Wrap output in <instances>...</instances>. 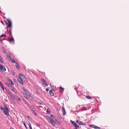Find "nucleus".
<instances>
[{
    "label": "nucleus",
    "mask_w": 129,
    "mask_h": 129,
    "mask_svg": "<svg viewBox=\"0 0 129 129\" xmlns=\"http://www.w3.org/2000/svg\"><path fill=\"white\" fill-rule=\"evenodd\" d=\"M25 78V76L21 74H19V78H18V81L22 84H23V81Z\"/></svg>",
    "instance_id": "nucleus-1"
},
{
    "label": "nucleus",
    "mask_w": 129,
    "mask_h": 129,
    "mask_svg": "<svg viewBox=\"0 0 129 129\" xmlns=\"http://www.w3.org/2000/svg\"><path fill=\"white\" fill-rule=\"evenodd\" d=\"M49 120L50 121L51 124L53 125H54L55 124V122L52 119L49 117H48Z\"/></svg>",
    "instance_id": "nucleus-2"
},
{
    "label": "nucleus",
    "mask_w": 129,
    "mask_h": 129,
    "mask_svg": "<svg viewBox=\"0 0 129 129\" xmlns=\"http://www.w3.org/2000/svg\"><path fill=\"white\" fill-rule=\"evenodd\" d=\"M8 22V24L7 25V27L11 28L12 24L11 21L9 19H7Z\"/></svg>",
    "instance_id": "nucleus-3"
},
{
    "label": "nucleus",
    "mask_w": 129,
    "mask_h": 129,
    "mask_svg": "<svg viewBox=\"0 0 129 129\" xmlns=\"http://www.w3.org/2000/svg\"><path fill=\"white\" fill-rule=\"evenodd\" d=\"M7 92L8 93L9 95L10 96L11 98H12L13 97V95L11 93V92L8 89L6 90Z\"/></svg>",
    "instance_id": "nucleus-4"
},
{
    "label": "nucleus",
    "mask_w": 129,
    "mask_h": 129,
    "mask_svg": "<svg viewBox=\"0 0 129 129\" xmlns=\"http://www.w3.org/2000/svg\"><path fill=\"white\" fill-rule=\"evenodd\" d=\"M41 79L42 80V82L43 84L44 85H46L47 86L48 85V84L47 83L44 79H42V78H41Z\"/></svg>",
    "instance_id": "nucleus-5"
},
{
    "label": "nucleus",
    "mask_w": 129,
    "mask_h": 129,
    "mask_svg": "<svg viewBox=\"0 0 129 129\" xmlns=\"http://www.w3.org/2000/svg\"><path fill=\"white\" fill-rule=\"evenodd\" d=\"M77 122L79 124H83L84 125H85V124L84 122H82V121H80L79 120H77Z\"/></svg>",
    "instance_id": "nucleus-6"
},
{
    "label": "nucleus",
    "mask_w": 129,
    "mask_h": 129,
    "mask_svg": "<svg viewBox=\"0 0 129 129\" xmlns=\"http://www.w3.org/2000/svg\"><path fill=\"white\" fill-rule=\"evenodd\" d=\"M11 30L12 28H8L7 29V31L8 32L9 34V35H11L12 34Z\"/></svg>",
    "instance_id": "nucleus-7"
},
{
    "label": "nucleus",
    "mask_w": 129,
    "mask_h": 129,
    "mask_svg": "<svg viewBox=\"0 0 129 129\" xmlns=\"http://www.w3.org/2000/svg\"><path fill=\"white\" fill-rule=\"evenodd\" d=\"M12 98H13L14 99H16L17 100L19 101L21 100V99L17 95H15L14 96H13V97Z\"/></svg>",
    "instance_id": "nucleus-8"
},
{
    "label": "nucleus",
    "mask_w": 129,
    "mask_h": 129,
    "mask_svg": "<svg viewBox=\"0 0 129 129\" xmlns=\"http://www.w3.org/2000/svg\"><path fill=\"white\" fill-rule=\"evenodd\" d=\"M9 111L5 110L4 111V112L5 114L7 116H9L10 114L8 112Z\"/></svg>",
    "instance_id": "nucleus-9"
},
{
    "label": "nucleus",
    "mask_w": 129,
    "mask_h": 129,
    "mask_svg": "<svg viewBox=\"0 0 129 129\" xmlns=\"http://www.w3.org/2000/svg\"><path fill=\"white\" fill-rule=\"evenodd\" d=\"M62 111L63 113V115H66V112L64 108L63 107L62 108Z\"/></svg>",
    "instance_id": "nucleus-10"
},
{
    "label": "nucleus",
    "mask_w": 129,
    "mask_h": 129,
    "mask_svg": "<svg viewBox=\"0 0 129 129\" xmlns=\"http://www.w3.org/2000/svg\"><path fill=\"white\" fill-rule=\"evenodd\" d=\"M8 40L9 41L10 43H11V42H13V43H14V40L13 38H10V39L9 40Z\"/></svg>",
    "instance_id": "nucleus-11"
},
{
    "label": "nucleus",
    "mask_w": 129,
    "mask_h": 129,
    "mask_svg": "<svg viewBox=\"0 0 129 129\" xmlns=\"http://www.w3.org/2000/svg\"><path fill=\"white\" fill-rule=\"evenodd\" d=\"M7 56L8 59L10 60H11L12 58L11 57V55L10 54L7 53Z\"/></svg>",
    "instance_id": "nucleus-12"
},
{
    "label": "nucleus",
    "mask_w": 129,
    "mask_h": 129,
    "mask_svg": "<svg viewBox=\"0 0 129 129\" xmlns=\"http://www.w3.org/2000/svg\"><path fill=\"white\" fill-rule=\"evenodd\" d=\"M2 70H3V71L4 72L5 71H6V69L4 66H2V67H1V68H0V70L2 71Z\"/></svg>",
    "instance_id": "nucleus-13"
},
{
    "label": "nucleus",
    "mask_w": 129,
    "mask_h": 129,
    "mask_svg": "<svg viewBox=\"0 0 129 129\" xmlns=\"http://www.w3.org/2000/svg\"><path fill=\"white\" fill-rule=\"evenodd\" d=\"M11 88H12V91H13L15 93H16L17 91L16 89L13 86Z\"/></svg>",
    "instance_id": "nucleus-14"
},
{
    "label": "nucleus",
    "mask_w": 129,
    "mask_h": 129,
    "mask_svg": "<svg viewBox=\"0 0 129 129\" xmlns=\"http://www.w3.org/2000/svg\"><path fill=\"white\" fill-rule=\"evenodd\" d=\"M16 64L15 65H16V67H17V69L18 70H19L20 69V68H19L18 64L17 63H16Z\"/></svg>",
    "instance_id": "nucleus-15"
},
{
    "label": "nucleus",
    "mask_w": 129,
    "mask_h": 129,
    "mask_svg": "<svg viewBox=\"0 0 129 129\" xmlns=\"http://www.w3.org/2000/svg\"><path fill=\"white\" fill-rule=\"evenodd\" d=\"M50 112L49 109L48 108L46 111V113L47 114H49L50 113Z\"/></svg>",
    "instance_id": "nucleus-16"
},
{
    "label": "nucleus",
    "mask_w": 129,
    "mask_h": 129,
    "mask_svg": "<svg viewBox=\"0 0 129 129\" xmlns=\"http://www.w3.org/2000/svg\"><path fill=\"white\" fill-rule=\"evenodd\" d=\"M8 81L10 82L11 83L12 85H14V83H13L12 81L10 79H9L8 80Z\"/></svg>",
    "instance_id": "nucleus-17"
},
{
    "label": "nucleus",
    "mask_w": 129,
    "mask_h": 129,
    "mask_svg": "<svg viewBox=\"0 0 129 129\" xmlns=\"http://www.w3.org/2000/svg\"><path fill=\"white\" fill-rule=\"evenodd\" d=\"M0 86L3 89H4V86L2 83H1V82H0Z\"/></svg>",
    "instance_id": "nucleus-18"
},
{
    "label": "nucleus",
    "mask_w": 129,
    "mask_h": 129,
    "mask_svg": "<svg viewBox=\"0 0 129 129\" xmlns=\"http://www.w3.org/2000/svg\"><path fill=\"white\" fill-rule=\"evenodd\" d=\"M50 94L51 95H51H52V96H53V94H53V91L52 90H50Z\"/></svg>",
    "instance_id": "nucleus-19"
},
{
    "label": "nucleus",
    "mask_w": 129,
    "mask_h": 129,
    "mask_svg": "<svg viewBox=\"0 0 129 129\" xmlns=\"http://www.w3.org/2000/svg\"><path fill=\"white\" fill-rule=\"evenodd\" d=\"M2 51H3V52L4 53H5L6 52V49L5 48L3 47L2 48Z\"/></svg>",
    "instance_id": "nucleus-20"
},
{
    "label": "nucleus",
    "mask_w": 129,
    "mask_h": 129,
    "mask_svg": "<svg viewBox=\"0 0 129 129\" xmlns=\"http://www.w3.org/2000/svg\"><path fill=\"white\" fill-rule=\"evenodd\" d=\"M9 87H12V86L9 83H5Z\"/></svg>",
    "instance_id": "nucleus-21"
},
{
    "label": "nucleus",
    "mask_w": 129,
    "mask_h": 129,
    "mask_svg": "<svg viewBox=\"0 0 129 129\" xmlns=\"http://www.w3.org/2000/svg\"><path fill=\"white\" fill-rule=\"evenodd\" d=\"M22 123L23 124L24 126H25V127L26 128H27V127L26 126V124L25 123V122L24 121H22Z\"/></svg>",
    "instance_id": "nucleus-22"
},
{
    "label": "nucleus",
    "mask_w": 129,
    "mask_h": 129,
    "mask_svg": "<svg viewBox=\"0 0 129 129\" xmlns=\"http://www.w3.org/2000/svg\"><path fill=\"white\" fill-rule=\"evenodd\" d=\"M5 110L9 111L8 108L6 106H5L4 107Z\"/></svg>",
    "instance_id": "nucleus-23"
},
{
    "label": "nucleus",
    "mask_w": 129,
    "mask_h": 129,
    "mask_svg": "<svg viewBox=\"0 0 129 129\" xmlns=\"http://www.w3.org/2000/svg\"><path fill=\"white\" fill-rule=\"evenodd\" d=\"M75 127L76 129H78V128H79V126L77 124L75 125Z\"/></svg>",
    "instance_id": "nucleus-24"
},
{
    "label": "nucleus",
    "mask_w": 129,
    "mask_h": 129,
    "mask_svg": "<svg viewBox=\"0 0 129 129\" xmlns=\"http://www.w3.org/2000/svg\"><path fill=\"white\" fill-rule=\"evenodd\" d=\"M25 93L27 95H29V96H30V94L28 92V91H27L26 92H25Z\"/></svg>",
    "instance_id": "nucleus-25"
},
{
    "label": "nucleus",
    "mask_w": 129,
    "mask_h": 129,
    "mask_svg": "<svg viewBox=\"0 0 129 129\" xmlns=\"http://www.w3.org/2000/svg\"><path fill=\"white\" fill-rule=\"evenodd\" d=\"M86 97L88 99H91L92 98L90 96H86Z\"/></svg>",
    "instance_id": "nucleus-26"
},
{
    "label": "nucleus",
    "mask_w": 129,
    "mask_h": 129,
    "mask_svg": "<svg viewBox=\"0 0 129 129\" xmlns=\"http://www.w3.org/2000/svg\"><path fill=\"white\" fill-rule=\"evenodd\" d=\"M93 127L95 128H98V129H100V127L97 126H95L94 125V127Z\"/></svg>",
    "instance_id": "nucleus-27"
},
{
    "label": "nucleus",
    "mask_w": 129,
    "mask_h": 129,
    "mask_svg": "<svg viewBox=\"0 0 129 129\" xmlns=\"http://www.w3.org/2000/svg\"><path fill=\"white\" fill-rule=\"evenodd\" d=\"M3 36H4V37H7L6 35H5L3 34H2L0 36V38H2Z\"/></svg>",
    "instance_id": "nucleus-28"
},
{
    "label": "nucleus",
    "mask_w": 129,
    "mask_h": 129,
    "mask_svg": "<svg viewBox=\"0 0 129 129\" xmlns=\"http://www.w3.org/2000/svg\"><path fill=\"white\" fill-rule=\"evenodd\" d=\"M28 106L30 108V109L31 110L33 108L30 105H29Z\"/></svg>",
    "instance_id": "nucleus-29"
},
{
    "label": "nucleus",
    "mask_w": 129,
    "mask_h": 129,
    "mask_svg": "<svg viewBox=\"0 0 129 129\" xmlns=\"http://www.w3.org/2000/svg\"><path fill=\"white\" fill-rule=\"evenodd\" d=\"M55 121L57 122V123L58 124H60V122L59 121H58L56 119Z\"/></svg>",
    "instance_id": "nucleus-30"
},
{
    "label": "nucleus",
    "mask_w": 129,
    "mask_h": 129,
    "mask_svg": "<svg viewBox=\"0 0 129 129\" xmlns=\"http://www.w3.org/2000/svg\"><path fill=\"white\" fill-rule=\"evenodd\" d=\"M60 88V92H62L63 90V89L61 87Z\"/></svg>",
    "instance_id": "nucleus-31"
},
{
    "label": "nucleus",
    "mask_w": 129,
    "mask_h": 129,
    "mask_svg": "<svg viewBox=\"0 0 129 129\" xmlns=\"http://www.w3.org/2000/svg\"><path fill=\"white\" fill-rule=\"evenodd\" d=\"M49 87H48L46 89V91H49Z\"/></svg>",
    "instance_id": "nucleus-32"
},
{
    "label": "nucleus",
    "mask_w": 129,
    "mask_h": 129,
    "mask_svg": "<svg viewBox=\"0 0 129 129\" xmlns=\"http://www.w3.org/2000/svg\"><path fill=\"white\" fill-rule=\"evenodd\" d=\"M11 72L12 74L14 75H15V73L14 72V71L13 70H12L11 71Z\"/></svg>",
    "instance_id": "nucleus-33"
},
{
    "label": "nucleus",
    "mask_w": 129,
    "mask_h": 129,
    "mask_svg": "<svg viewBox=\"0 0 129 129\" xmlns=\"http://www.w3.org/2000/svg\"><path fill=\"white\" fill-rule=\"evenodd\" d=\"M23 91H24L25 92H26L27 91V90L24 88H23Z\"/></svg>",
    "instance_id": "nucleus-34"
},
{
    "label": "nucleus",
    "mask_w": 129,
    "mask_h": 129,
    "mask_svg": "<svg viewBox=\"0 0 129 129\" xmlns=\"http://www.w3.org/2000/svg\"><path fill=\"white\" fill-rule=\"evenodd\" d=\"M12 62L13 63H17L16 62V61H15V59H13V60H12Z\"/></svg>",
    "instance_id": "nucleus-35"
},
{
    "label": "nucleus",
    "mask_w": 129,
    "mask_h": 129,
    "mask_svg": "<svg viewBox=\"0 0 129 129\" xmlns=\"http://www.w3.org/2000/svg\"><path fill=\"white\" fill-rule=\"evenodd\" d=\"M28 125H29V127L30 128V129H32L31 126L30 125V123H29V124H28Z\"/></svg>",
    "instance_id": "nucleus-36"
},
{
    "label": "nucleus",
    "mask_w": 129,
    "mask_h": 129,
    "mask_svg": "<svg viewBox=\"0 0 129 129\" xmlns=\"http://www.w3.org/2000/svg\"><path fill=\"white\" fill-rule=\"evenodd\" d=\"M94 126V125H89V127H93Z\"/></svg>",
    "instance_id": "nucleus-37"
},
{
    "label": "nucleus",
    "mask_w": 129,
    "mask_h": 129,
    "mask_svg": "<svg viewBox=\"0 0 129 129\" xmlns=\"http://www.w3.org/2000/svg\"><path fill=\"white\" fill-rule=\"evenodd\" d=\"M83 109L84 110H86L87 109V108L86 107H83Z\"/></svg>",
    "instance_id": "nucleus-38"
},
{
    "label": "nucleus",
    "mask_w": 129,
    "mask_h": 129,
    "mask_svg": "<svg viewBox=\"0 0 129 129\" xmlns=\"http://www.w3.org/2000/svg\"><path fill=\"white\" fill-rule=\"evenodd\" d=\"M51 116L52 117H53L54 118V119H55V117L53 115H51Z\"/></svg>",
    "instance_id": "nucleus-39"
},
{
    "label": "nucleus",
    "mask_w": 129,
    "mask_h": 129,
    "mask_svg": "<svg viewBox=\"0 0 129 129\" xmlns=\"http://www.w3.org/2000/svg\"><path fill=\"white\" fill-rule=\"evenodd\" d=\"M25 103L28 106V105L29 104L26 101L25 102Z\"/></svg>",
    "instance_id": "nucleus-40"
},
{
    "label": "nucleus",
    "mask_w": 129,
    "mask_h": 129,
    "mask_svg": "<svg viewBox=\"0 0 129 129\" xmlns=\"http://www.w3.org/2000/svg\"><path fill=\"white\" fill-rule=\"evenodd\" d=\"M25 103L28 106V105L29 104L26 101L25 102Z\"/></svg>",
    "instance_id": "nucleus-41"
},
{
    "label": "nucleus",
    "mask_w": 129,
    "mask_h": 129,
    "mask_svg": "<svg viewBox=\"0 0 129 129\" xmlns=\"http://www.w3.org/2000/svg\"><path fill=\"white\" fill-rule=\"evenodd\" d=\"M70 121L71 122V123H72V124H73L74 122V121H72V120H70Z\"/></svg>",
    "instance_id": "nucleus-42"
},
{
    "label": "nucleus",
    "mask_w": 129,
    "mask_h": 129,
    "mask_svg": "<svg viewBox=\"0 0 129 129\" xmlns=\"http://www.w3.org/2000/svg\"><path fill=\"white\" fill-rule=\"evenodd\" d=\"M36 125L38 126H39L40 125V124L38 123H36Z\"/></svg>",
    "instance_id": "nucleus-43"
},
{
    "label": "nucleus",
    "mask_w": 129,
    "mask_h": 129,
    "mask_svg": "<svg viewBox=\"0 0 129 129\" xmlns=\"http://www.w3.org/2000/svg\"><path fill=\"white\" fill-rule=\"evenodd\" d=\"M77 124L76 123H75V122L73 124V125H74V126H75V125H76Z\"/></svg>",
    "instance_id": "nucleus-44"
},
{
    "label": "nucleus",
    "mask_w": 129,
    "mask_h": 129,
    "mask_svg": "<svg viewBox=\"0 0 129 129\" xmlns=\"http://www.w3.org/2000/svg\"><path fill=\"white\" fill-rule=\"evenodd\" d=\"M77 124L76 123H75V122L73 124V125H74V126H75V125H76Z\"/></svg>",
    "instance_id": "nucleus-45"
},
{
    "label": "nucleus",
    "mask_w": 129,
    "mask_h": 129,
    "mask_svg": "<svg viewBox=\"0 0 129 129\" xmlns=\"http://www.w3.org/2000/svg\"><path fill=\"white\" fill-rule=\"evenodd\" d=\"M3 41V40H2V39H0V42H1V43H2V44H3V41Z\"/></svg>",
    "instance_id": "nucleus-46"
},
{
    "label": "nucleus",
    "mask_w": 129,
    "mask_h": 129,
    "mask_svg": "<svg viewBox=\"0 0 129 129\" xmlns=\"http://www.w3.org/2000/svg\"><path fill=\"white\" fill-rule=\"evenodd\" d=\"M1 59H1V58H0V62H1V63H2L3 62V61L2 60H1Z\"/></svg>",
    "instance_id": "nucleus-47"
},
{
    "label": "nucleus",
    "mask_w": 129,
    "mask_h": 129,
    "mask_svg": "<svg viewBox=\"0 0 129 129\" xmlns=\"http://www.w3.org/2000/svg\"><path fill=\"white\" fill-rule=\"evenodd\" d=\"M5 101L6 102H7L8 101V100L7 99H5Z\"/></svg>",
    "instance_id": "nucleus-48"
},
{
    "label": "nucleus",
    "mask_w": 129,
    "mask_h": 129,
    "mask_svg": "<svg viewBox=\"0 0 129 129\" xmlns=\"http://www.w3.org/2000/svg\"><path fill=\"white\" fill-rule=\"evenodd\" d=\"M2 67V64H0V68Z\"/></svg>",
    "instance_id": "nucleus-49"
},
{
    "label": "nucleus",
    "mask_w": 129,
    "mask_h": 129,
    "mask_svg": "<svg viewBox=\"0 0 129 129\" xmlns=\"http://www.w3.org/2000/svg\"><path fill=\"white\" fill-rule=\"evenodd\" d=\"M1 109L2 110H3L4 111H5L4 109H3V108H1Z\"/></svg>",
    "instance_id": "nucleus-50"
},
{
    "label": "nucleus",
    "mask_w": 129,
    "mask_h": 129,
    "mask_svg": "<svg viewBox=\"0 0 129 129\" xmlns=\"http://www.w3.org/2000/svg\"><path fill=\"white\" fill-rule=\"evenodd\" d=\"M23 100L24 102H26V100L25 99H23Z\"/></svg>",
    "instance_id": "nucleus-51"
},
{
    "label": "nucleus",
    "mask_w": 129,
    "mask_h": 129,
    "mask_svg": "<svg viewBox=\"0 0 129 129\" xmlns=\"http://www.w3.org/2000/svg\"><path fill=\"white\" fill-rule=\"evenodd\" d=\"M75 90H77V88H75Z\"/></svg>",
    "instance_id": "nucleus-52"
},
{
    "label": "nucleus",
    "mask_w": 129,
    "mask_h": 129,
    "mask_svg": "<svg viewBox=\"0 0 129 129\" xmlns=\"http://www.w3.org/2000/svg\"><path fill=\"white\" fill-rule=\"evenodd\" d=\"M25 98L27 99H28V97H27L26 96V97H25Z\"/></svg>",
    "instance_id": "nucleus-53"
},
{
    "label": "nucleus",
    "mask_w": 129,
    "mask_h": 129,
    "mask_svg": "<svg viewBox=\"0 0 129 129\" xmlns=\"http://www.w3.org/2000/svg\"><path fill=\"white\" fill-rule=\"evenodd\" d=\"M0 13H2V11H1V10H0Z\"/></svg>",
    "instance_id": "nucleus-54"
},
{
    "label": "nucleus",
    "mask_w": 129,
    "mask_h": 129,
    "mask_svg": "<svg viewBox=\"0 0 129 129\" xmlns=\"http://www.w3.org/2000/svg\"><path fill=\"white\" fill-rule=\"evenodd\" d=\"M6 24L7 25L8 24V23L7 22L6 23Z\"/></svg>",
    "instance_id": "nucleus-55"
},
{
    "label": "nucleus",
    "mask_w": 129,
    "mask_h": 129,
    "mask_svg": "<svg viewBox=\"0 0 129 129\" xmlns=\"http://www.w3.org/2000/svg\"><path fill=\"white\" fill-rule=\"evenodd\" d=\"M10 129H13V128H10Z\"/></svg>",
    "instance_id": "nucleus-56"
},
{
    "label": "nucleus",
    "mask_w": 129,
    "mask_h": 129,
    "mask_svg": "<svg viewBox=\"0 0 129 129\" xmlns=\"http://www.w3.org/2000/svg\"><path fill=\"white\" fill-rule=\"evenodd\" d=\"M4 40V39H2V40Z\"/></svg>",
    "instance_id": "nucleus-57"
},
{
    "label": "nucleus",
    "mask_w": 129,
    "mask_h": 129,
    "mask_svg": "<svg viewBox=\"0 0 129 129\" xmlns=\"http://www.w3.org/2000/svg\"><path fill=\"white\" fill-rule=\"evenodd\" d=\"M35 115H36V113H35Z\"/></svg>",
    "instance_id": "nucleus-58"
},
{
    "label": "nucleus",
    "mask_w": 129,
    "mask_h": 129,
    "mask_svg": "<svg viewBox=\"0 0 129 129\" xmlns=\"http://www.w3.org/2000/svg\"><path fill=\"white\" fill-rule=\"evenodd\" d=\"M40 104V103H39V104Z\"/></svg>",
    "instance_id": "nucleus-59"
},
{
    "label": "nucleus",
    "mask_w": 129,
    "mask_h": 129,
    "mask_svg": "<svg viewBox=\"0 0 129 129\" xmlns=\"http://www.w3.org/2000/svg\"><path fill=\"white\" fill-rule=\"evenodd\" d=\"M58 116H59V115H58Z\"/></svg>",
    "instance_id": "nucleus-60"
},
{
    "label": "nucleus",
    "mask_w": 129,
    "mask_h": 129,
    "mask_svg": "<svg viewBox=\"0 0 129 129\" xmlns=\"http://www.w3.org/2000/svg\"><path fill=\"white\" fill-rule=\"evenodd\" d=\"M58 116H59V115H58Z\"/></svg>",
    "instance_id": "nucleus-61"
}]
</instances>
